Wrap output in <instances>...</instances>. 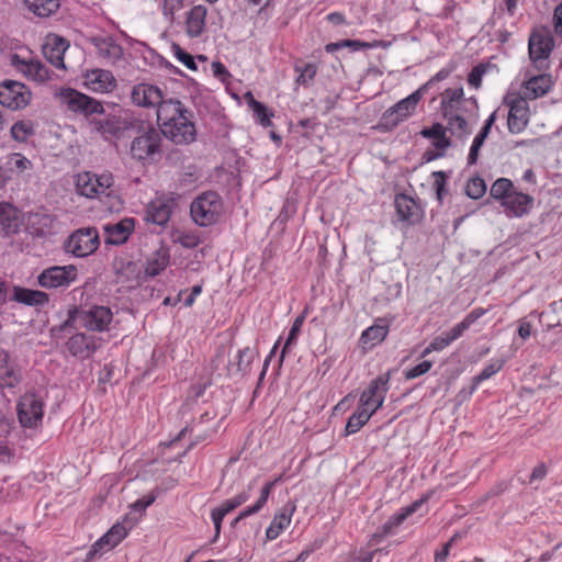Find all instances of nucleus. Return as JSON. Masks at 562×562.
Here are the masks:
<instances>
[{
    "instance_id": "nucleus-30",
    "label": "nucleus",
    "mask_w": 562,
    "mask_h": 562,
    "mask_svg": "<svg viewBox=\"0 0 562 562\" xmlns=\"http://www.w3.org/2000/svg\"><path fill=\"white\" fill-rule=\"evenodd\" d=\"M295 509L296 506L291 504L290 507H283L276 513L272 521L266 529L267 541L277 539L290 526Z\"/></svg>"
},
{
    "instance_id": "nucleus-35",
    "label": "nucleus",
    "mask_w": 562,
    "mask_h": 562,
    "mask_svg": "<svg viewBox=\"0 0 562 562\" xmlns=\"http://www.w3.org/2000/svg\"><path fill=\"white\" fill-rule=\"evenodd\" d=\"M374 414L375 413L368 407L361 406V404H359L357 409L349 416L347 420L345 435L350 436L358 432Z\"/></svg>"
},
{
    "instance_id": "nucleus-57",
    "label": "nucleus",
    "mask_w": 562,
    "mask_h": 562,
    "mask_svg": "<svg viewBox=\"0 0 562 562\" xmlns=\"http://www.w3.org/2000/svg\"><path fill=\"white\" fill-rule=\"evenodd\" d=\"M282 480V476H278L277 479H274L273 481L271 482H267L263 487L261 488V492H260V496L259 498L257 499V503H259V505H261L262 507L266 505L274 485L280 482Z\"/></svg>"
},
{
    "instance_id": "nucleus-15",
    "label": "nucleus",
    "mask_w": 562,
    "mask_h": 562,
    "mask_svg": "<svg viewBox=\"0 0 562 562\" xmlns=\"http://www.w3.org/2000/svg\"><path fill=\"white\" fill-rule=\"evenodd\" d=\"M390 379V372H385L373 379L369 383L368 387L360 394L359 404L368 407L374 413L380 409L383 406L389 392Z\"/></svg>"
},
{
    "instance_id": "nucleus-4",
    "label": "nucleus",
    "mask_w": 562,
    "mask_h": 562,
    "mask_svg": "<svg viewBox=\"0 0 562 562\" xmlns=\"http://www.w3.org/2000/svg\"><path fill=\"white\" fill-rule=\"evenodd\" d=\"M554 38L546 25L535 26L528 38V56L537 71L550 69V56L554 49Z\"/></svg>"
},
{
    "instance_id": "nucleus-41",
    "label": "nucleus",
    "mask_w": 562,
    "mask_h": 562,
    "mask_svg": "<svg viewBox=\"0 0 562 562\" xmlns=\"http://www.w3.org/2000/svg\"><path fill=\"white\" fill-rule=\"evenodd\" d=\"M504 364V359H495L492 360L487 366H485L481 373L472 379V385L470 387L469 395H472L483 381L492 378L497 372H499L503 369Z\"/></svg>"
},
{
    "instance_id": "nucleus-8",
    "label": "nucleus",
    "mask_w": 562,
    "mask_h": 562,
    "mask_svg": "<svg viewBox=\"0 0 562 562\" xmlns=\"http://www.w3.org/2000/svg\"><path fill=\"white\" fill-rule=\"evenodd\" d=\"M113 186V176L110 172L100 175L85 171L77 175L76 189L77 192L86 198L94 199L101 195H109Z\"/></svg>"
},
{
    "instance_id": "nucleus-40",
    "label": "nucleus",
    "mask_w": 562,
    "mask_h": 562,
    "mask_svg": "<svg viewBox=\"0 0 562 562\" xmlns=\"http://www.w3.org/2000/svg\"><path fill=\"white\" fill-rule=\"evenodd\" d=\"M20 372L8 362L5 353L0 363V387H14L20 382Z\"/></svg>"
},
{
    "instance_id": "nucleus-45",
    "label": "nucleus",
    "mask_w": 562,
    "mask_h": 562,
    "mask_svg": "<svg viewBox=\"0 0 562 562\" xmlns=\"http://www.w3.org/2000/svg\"><path fill=\"white\" fill-rule=\"evenodd\" d=\"M447 122L446 128L451 132V134L463 137L469 134V125L467 120L462 116L461 113L452 114L450 116H443Z\"/></svg>"
},
{
    "instance_id": "nucleus-34",
    "label": "nucleus",
    "mask_w": 562,
    "mask_h": 562,
    "mask_svg": "<svg viewBox=\"0 0 562 562\" xmlns=\"http://www.w3.org/2000/svg\"><path fill=\"white\" fill-rule=\"evenodd\" d=\"M13 299L19 303L30 306H42L49 301V296L45 292L21 286L14 288Z\"/></svg>"
},
{
    "instance_id": "nucleus-32",
    "label": "nucleus",
    "mask_w": 562,
    "mask_h": 562,
    "mask_svg": "<svg viewBox=\"0 0 562 562\" xmlns=\"http://www.w3.org/2000/svg\"><path fill=\"white\" fill-rule=\"evenodd\" d=\"M395 209L401 221L411 225L417 223L420 218L419 207L414 199L406 194H398L395 198Z\"/></svg>"
},
{
    "instance_id": "nucleus-14",
    "label": "nucleus",
    "mask_w": 562,
    "mask_h": 562,
    "mask_svg": "<svg viewBox=\"0 0 562 562\" xmlns=\"http://www.w3.org/2000/svg\"><path fill=\"white\" fill-rule=\"evenodd\" d=\"M10 65L27 80L44 83L50 79L49 69L38 59L15 53L10 56Z\"/></svg>"
},
{
    "instance_id": "nucleus-19",
    "label": "nucleus",
    "mask_w": 562,
    "mask_h": 562,
    "mask_svg": "<svg viewBox=\"0 0 562 562\" xmlns=\"http://www.w3.org/2000/svg\"><path fill=\"white\" fill-rule=\"evenodd\" d=\"M447 128L440 123H434L430 127L423 128L420 135L424 138L431 139V145L437 151L427 150L424 158L431 161L441 157L445 151L451 146L450 139L446 135Z\"/></svg>"
},
{
    "instance_id": "nucleus-51",
    "label": "nucleus",
    "mask_w": 562,
    "mask_h": 562,
    "mask_svg": "<svg viewBox=\"0 0 562 562\" xmlns=\"http://www.w3.org/2000/svg\"><path fill=\"white\" fill-rule=\"evenodd\" d=\"M172 52L176 59L184 65L190 70H196L198 66L195 64V60L191 54H189L187 50L181 48L179 45L173 44L172 45Z\"/></svg>"
},
{
    "instance_id": "nucleus-29",
    "label": "nucleus",
    "mask_w": 562,
    "mask_h": 562,
    "mask_svg": "<svg viewBox=\"0 0 562 562\" xmlns=\"http://www.w3.org/2000/svg\"><path fill=\"white\" fill-rule=\"evenodd\" d=\"M19 210L8 202H0V233L11 235L19 232L21 226Z\"/></svg>"
},
{
    "instance_id": "nucleus-39",
    "label": "nucleus",
    "mask_w": 562,
    "mask_h": 562,
    "mask_svg": "<svg viewBox=\"0 0 562 562\" xmlns=\"http://www.w3.org/2000/svg\"><path fill=\"white\" fill-rule=\"evenodd\" d=\"M317 65L314 63H296L294 71L297 74L295 85L297 87H308L313 82L317 74Z\"/></svg>"
},
{
    "instance_id": "nucleus-21",
    "label": "nucleus",
    "mask_w": 562,
    "mask_h": 562,
    "mask_svg": "<svg viewBox=\"0 0 562 562\" xmlns=\"http://www.w3.org/2000/svg\"><path fill=\"white\" fill-rule=\"evenodd\" d=\"M63 97L68 109L72 112L82 113L85 115L103 112V106L99 101L74 89L66 90Z\"/></svg>"
},
{
    "instance_id": "nucleus-24",
    "label": "nucleus",
    "mask_w": 562,
    "mask_h": 562,
    "mask_svg": "<svg viewBox=\"0 0 562 562\" xmlns=\"http://www.w3.org/2000/svg\"><path fill=\"white\" fill-rule=\"evenodd\" d=\"M100 341L94 335L78 333L67 340L66 347L72 356L86 358L100 347Z\"/></svg>"
},
{
    "instance_id": "nucleus-13",
    "label": "nucleus",
    "mask_w": 562,
    "mask_h": 562,
    "mask_svg": "<svg viewBox=\"0 0 562 562\" xmlns=\"http://www.w3.org/2000/svg\"><path fill=\"white\" fill-rule=\"evenodd\" d=\"M44 404L35 393H25L18 403V418L22 427L36 428L42 424Z\"/></svg>"
},
{
    "instance_id": "nucleus-28",
    "label": "nucleus",
    "mask_w": 562,
    "mask_h": 562,
    "mask_svg": "<svg viewBox=\"0 0 562 562\" xmlns=\"http://www.w3.org/2000/svg\"><path fill=\"white\" fill-rule=\"evenodd\" d=\"M389 330L387 323L379 318L372 326L361 333L359 342L363 349H372L385 340Z\"/></svg>"
},
{
    "instance_id": "nucleus-62",
    "label": "nucleus",
    "mask_w": 562,
    "mask_h": 562,
    "mask_svg": "<svg viewBox=\"0 0 562 562\" xmlns=\"http://www.w3.org/2000/svg\"><path fill=\"white\" fill-rule=\"evenodd\" d=\"M226 515L224 513H222L217 507L214 508L211 513V518H212V521L214 524V529H215V535L216 537L220 535L221 532V528H222V522H223V519Z\"/></svg>"
},
{
    "instance_id": "nucleus-61",
    "label": "nucleus",
    "mask_w": 562,
    "mask_h": 562,
    "mask_svg": "<svg viewBox=\"0 0 562 562\" xmlns=\"http://www.w3.org/2000/svg\"><path fill=\"white\" fill-rule=\"evenodd\" d=\"M547 473H548V469H547L546 463L540 462L539 464H537L533 468V470L530 474V482L543 480L546 477Z\"/></svg>"
},
{
    "instance_id": "nucleus-50",
    "label": "nucleus",
    "mask_w": 562,
    "mask_h": 562,
    "mask_svg": "<svg viewBox=\"0 0 562 562\" xmlns=\"http://www.w3.org/2000/svg\"><path fill=\"white\" fill-rule=\"evenodd\" d=\"M8 165L11 170L23 172L32 168V162L24 155L20 153H13L8 159Z\"/></svg>"
},
{
    "instance_id": "nucleus-58",
    "label": "nucleus",
    "mask_w": 562,
    "mask_h": 562,
    "mask_svg": "<svg viewBox=\"0 0 562 562\" xmlns=\"http://www.w3.org/2000/svg\"><path fill=\"white\" fill-rule=\"evenodd\" d=\"M552 22L555 34L562 36V2L555 7L553 11Z\"/></svg>"
},
{
    "instance_id": "nucleus-54",
    "label": "nucleus",
    "mask_w": 562,
    "mask_h": 562,
    "mask_svg": "<svg viewBox=\"0 0 562 562\" xmlns=\"http://www.w3.org/2000/svg\"><path fill=\"white\" fill-rule=\"evenodd\" d=\"M434 188L436 190V195L439 202H442L443 196L447 193L446 184H447V177L443 171H436L434 172Z\"/></svg>"
},
{
    "instance_id": "nucleus-53",
    "label": "nucleus",
    "mask_w": 562,
    "mask_h": 562,
    "mask_svg": "<svg viewBox=\"0 0 562 562\" xmlns=\"http://www.w3.org/2000/svg\"><path fill=\"white\" fill-rule=\"evenodd\" d=\"M432 368V362L430 360H424L417 366L405 371L404 375L406 380L416 379L425 373H427Z\"/></svg>"
},
{
    "instance_id": "nucleus-64",
    "label": "nucleus",
    "mask_w": 562,
    "mask_h": 562,
    "mask_svg": "<svg viewBox=\"0 0 562 562\" xmlns=\"http://www.w3.org/2000/svg\"><path fill=\"white\" fill-rule=\"evenodd\" d=\"M451 542H447L435 553L434 562H446L450 552Z\"/></svg>"
},
{
    "instance_id": "nucleus-31",
    "label": "nucleus",
    "mask_w": 562,
    "mask_h": 562,
    "mask_svg": "<svg viewBox=\"0 0 562 562\" xmlns=\"http://www.w3.org/2000/svg\"><path fill=\"white\" fill-rule=\"evenodd\" d=\"M68 43L60 36H48L43 52L47 60L57 68H64V54Z\"/></svg>"
},
{
    "instance_id": "nucleus-9",
    "label": "nucleus",
    "mask_w": 562,
    "mask_h": 562,
    "mask_svg": "<svg viewBox=\"0 0 562 562\" xmlns=\"http://www.w3.org/2000/svg\"><path fill=\"white\" fill-rule=\"evenodd\" d=\"M504 105L508 108L507 126L512 134H519L529 123V104L526 98L518 93H508L504 98Z\"/></svg>"
},
{
    "instance_id": "nucleus-48",
    "label": "nucleus",
    "mask_w": 562,
    "mask_h": 562,
    "mask_svg": "<svg viewBox=\"0 0 562 562\" xmlns=\"http://www.w3.org/2000/svg\"><path fill=\"white\" fill-rule=\"evenodd\" d=\"M249 497H250V487H248L247 491H243L239 494H237L236 496H234V497H232L229 499L224 501L221 504V506H218L217 508L222 513L227 515L231 512H233L234 509H236L237 507H239L240 505H243L244 503H246Z\"/></svg>"
},
{
    "instance_id": "nucleus-55",
    "label": "nucleus",
    "mask_w": 562,
    "mask_h": 562,
    "mask_svg": "<svg viewBox=\"0 0 562 562\" xmlns=\"http://www.w3.org/2000/svg\"><path fill=\"white\" fill-rule=\"evenodd\" d=\"M484 74L485 67L483 65L473 67L468 76V83L475 89L480 88Z\"/></svg>"
},
{
    "instance_id": "nucleus-49",
    "label": "nucleus",
    "mask_w": 562,
    "mask_h": 562,
    "mask_svg": "<svg viewBox=\"0 0 562 562\" xmlns=\"http://www.w3.org/2000/svg\"><path fill=\"white\" fill-rule=\"evenodd\" d=\"M486 192V186L483 179L475 177L468 181L465 193L471 199H480Z\"/></svg>"
},
{
    "instance_id": "nucleus-6",
    "label": "nucleus",
    "mask_w": 562,
    "mask_h": 562,
    "mask_svg": "<svg viewBox=\"0 0 562 562\" xmlns=\"http://www.w3.org/2000/svg\"><path fill=\"white\" fill-rule=\"evenodd\" d=\"M222 213L223 200L215 191L202 192L192 201L190 206L193 222L202 227L217 223Z\"/></svg>"
},
{
    "instance_id": "nucleus-60",
    "label": "nucleus",
    "mask_w": 562,
    "mask_h": 562,
    "mask_svg": "<svg viewBox=\"0 0 562 562\" xmlns=\"http://www.w3.org/2000/svg\"><path fill=\"white\" fill-rule=\"evenodd\" d=\"M550 310L552 313L557 315H561L555 322L549 323L548 328H554L557 326H562V299L559 301H554L550 304Z\"/></svg>"
},
{
    "instance_id": "nucleus-10",
    "label": "nucleus",
    "mask_w": 562,
    "mask_h": 562,
    "mask_svg": "<svg viewBox=\"0 0 562 562\" xmlns=\"http://www.w3.org/2000/svg\"><path fill=\"white\" fill-rule=\"evenodd\" d=\"M100 245L99 234L95 228H80L74 232L66 245L67 252L78 258H83L92 255Z\"/></svg>"
},
{
    "instance_id": "nucleus-26",
    "label": "nucleus",
    "mask_w": 562,
    "mask_h": 562,
    "mask_svg": "<svg viewBox=\"0 0 562 562\" xmlns=\"http://www.w3.org/2000/svg\"><path fill=\"white\" fill-rule=\"evenodd\" d=\"M207 9L202 4L193 5L186 15V34L190 38L200 37L205 31Z\"/></svg>"
},
{
    "instance_id": "nucleus-16",
    "label": "nucleus",
    "mask_w": 562,
    "mask_h": 562,
    "mask_svg": "<svg viewBox=\"0 0 562 562\" xmlns=\"http://www.w3.org/2000/svg\"><path fill=\"white\" fill-rule=\"evenodd\" d=\"M431 497V492L423 495L420 498L413 502L411 505L401 508L400 512L392 515L382 527L373 533L372 540L378 541L386 536H390L394 530L401 526L409 516L416 513L426 502Z\"/></svg>"
},
{
    "instance_id": "nucleus-17",
    "label": "nucleus",
    "mask_w": 562,
    "mask_h": 562,
    "mask_svg": "<svg viewBox=\"0 0 562 562\" xmlns=\"http://www.w3.org/2000/svg\"><path fill=\"white\" fill-rule=\"evenodd\" d=\"M79 317L82 327L87 330L102 333L109 329L113 313L108 306L94 305L82 311Z\"/></svg>"
},
{
    "instance_id": "nucleus-12",
    "label": "nucleus",
    "mask_w": 562,
    "mask_h": 562,
    "mask_svg": "<svg viewBox=\"0 0 562 562\" xmlns=\"http://www.w3.org/2000/svg\"><path fill=\"white\" fill-rule=\"evenodd\" d=\"M78 269L74 265L53 266L44 269L37 277V282L45 289L68 288L76 282Z\"/></svg>"
},
{
    "instance_id": "nucleus-11",
    "label": "nucleus",
    "mask_w": 562,
    "mask_h": 562,
    "mask_svg": "<svg viewBox=\"0 0 562 562\" xmlns=\"http://www.w3.org/2000/svg\"><path fill=\"white\" fill-rule=\"evenodd\" d=\"M32 99L31 90L22 82L4 80L0 83V104L16 111L26 108Z\"/></svg>"
},
{
    "instance_id": "nucleus-37",
    "label": "nucleus",
    "mask_w": 562,
    "mask_h": 562,
    "mask_svg": "<svg viewBox=\"0 0 562 562\" xmlns=\"http://www.w3.org/2000/svg\"><path fill=\"white\" fill-rule=\"evenodd\" d=\"M98 56L114 63L122 56V47L114 43L111 38H101L95 42Z\"/></svg>"
},
{
    "instance_id": "nucleus-63",
    "label": "nucleus",
    "mask_w": 562,
    "mask_h": 562,
    "mask_svg": "<svg viewBox=\"0 0 562 562\" xmlns=\"http://www.w3.org/2000/svg\"><path fill=\"white\" fill-rule=\"evenodd\" d=\"M156 497L154 495L144 496L142 498H138L134 502L132 507L135 510H145L147 507H149L154 502Z\"/></svg>"
},
{
    "instance_id": "nucleus-18",
    "label": "nucleus",
    "mask_w": 562,
    "mask_h": 562,
    "mask_svg": "<svg viewBox=\"0 0 562 562\" xmlns=\"http://www.w3.org/2000/svg\"><path fill=\"white\" fill-rule=\"evenodd\" d=\"M82 79L83 86L95 93H110L117 86L112 71L100 68L87 70Z\"/></svg>"
},
{
    "instance_id": "nucleus-25",
    "label": "nucleus",
    "mask_w": 562,
    "mask_h": 562,
    "mask_svg": "<svg viewBox=\"0 0 562 562\" xmlns=\"http://www.w3.org/2000/svg\"><path fill=\"white\" fill-rule=\"evenodd\" d=\"M130 530L131 528H127L124 522L114 524L106 533L93 543L90 553H99L115 548L127 537Z\"/></svg>"
},
{
    "instance_id": "nucleus-27",
    "label": "nucleus",
    "mask_w": 562,
    "mask_h": 562,
    "mask_svg": "<svg viewBox=\"0 0 562 562\" xmlns=\"http://www.w3.org/2000/svg\"><path fill=\"white\" fill-rule=\"evenodd\" d=\"M135 228V221L125 217L115 224H109L104 227L105 243L111 245L124 244Z\"/></svg>"
},
{
    "instance_id": "nucleus-42",
    "label": "nucleus",
    "mask_w": 562,
    "mask_h": 562,
    "mask_svg": "<svg viewBox=\"0 0 562 562\" xmlns=\"http://www.w3.org/2000/svg\"><path fill=\"white\" fill-rule=\"evenodd\" d=\"M169 263V256L165 251H157L155 255L148 260L145 273L148 277H156L161 271L166 269Z\"/></svg>"
},
{
    "instance_id": "nucleus-22",
    "label": "nucleus",
    "mask_w": 562,
    "mask_h": 562,
    "mask_svg": "<svg viewBox=\"0 0 562 562\" xmlns=\"http://www.w3.org/2000/svg\"><path fill=\"white\" fill-rule=\"evenodd\" d=\"M541 74H533L531 69H527L525 74V80L522 82V88L525 91V98L528 99H537L547 94L552 86L553 80L551 75L546 74V71H540Z\"/></svg>"
},
{
    "instance_id": "nucleus-20",
    "label": "nucleus",
    "mask_w": 562,
    "mask_h": 562,
    "mask_svg": "<svg viewBox=\"0 0 562 562\" xmlns=\"http://www.w3.org/2000/svg\"><path fill=\"white\" fill-rule=\"evenodd\" d=\"M131 98L137 106L156 108V110L168 100L157 86L144 82L134 86Z\"/></svg>"
},
{
    "instance_id": "nucleus-59",
    "label": "nucleus",
    "mask_w": 562,
    "mask_h": 562,
    "mask_svg": "<svg viewBox=\"0 0 562 562\" xmlns=\"http://www.w3.org/2000/svg\"><path fill=\"white\" fill-rule=\"evenodd\" d=\"M119 130L120 127L117 126V121H115L114 119L105 120L104 122H101L99 126V131L104 135H115L119 132Z\"/></svg>"
},
{
    "instance_id": "nucleus-2",
    "label": "nucleus",
    "mask_w": 562,
    "mask_h": 562,
    "mask_svg": "<svg viewBox=\"0 0 562 562\" xmlns=\"http://www.w3.org/2000/svg\"><path fill=\"white\" fill-rule=\"evenodd\" d=\"M490 195L497 201L508 217H522L533 206L535 199L518 191L507 178L497 179L491 187Z\"/></svg>"
},
{
    "instance_id": "nucleus-43",
    "label": "nucleus",
    "mask_w": 562,
    "mask_h": 562,
    "mask_svg": "<svg viewBox=\"0 0 562 562\" xmlns=\"http://www.w3.org/2000/svg\"><path fill=\"white\" fill-rule=\"evenodd\" d=\"M304 321H305V315L302 314L300 316H297L292 326H291V329H290V333H289V336L284 342V346L281 350V355H280V366L282 364L283 360H284V357L285 355L289 352L290 348L296 344V340H297V337H299V334L302 329V326L304 324Z\"/></svg>"
},
{
    "instance_id": "nucleus-5",
    "label": "nucleus",
    "mask_w": 562,
    "mask_h": 562,
    "mask_svg": "<svg viewBox=\"0 0 562 562\" xmlns=\"http://www.w3.org/2000/svg\"><path fill=\"white\" fill-rule=\"evenodd\" d=\"M428 90V83L420 86L408 97L400 100L393 106L389 108L381 116L378 123V128L382 132H391L397 127L402 122L411 117L424 94Z\"/></svg>"
},
{
    "instance_id": "nucleus-44",
    "label": "nucleus",
    "mask_w": 562,
    "mask_h": 562,
    "mask_svg": "<svg viewBox=\"0 0 562 562\" xmlns=\"http://www.w3.org/2000/svg\"><path fill=\"white\" fill-rule=\"evenodd\" d=\"M447 122L446 128L451 132V134L463 137L469 134V125L467 120L462 116L461 113L452 114L450 116H443Z\"/></svg>"
},
{
    "instance_id": "nucleus-47",
    "label": "nucleus",
    "mask_w": 562,
    "mask_h": 562,
    "mask_svg": "<svg viewBox=\"0 0 562 562\" xmlns=\"http://www.w3.org/2000/svg\"><path fill=\"white\" fill-rule=\"evenodd\" d=\"M161 14L169 22L175 21V15L183 8V0H158Z\"/></svg>"
},
{
    "instance_id": "nucleus-38",
    "label": "nucleus",
    "mask_w": 562,
    "mask_h": 562,
    "mask_svg": "<svg viewBox=\"0 0 562 562\" xmlns=\"http://www.w3.org/2000/svg\"><path fill=\"white\" fill-rule=\"evenodd\" d=\"M35 15L47 18L59 9V0H23Z\"/></svg>"
},
{
    "instance_id": "nucleus-52",
    "label": "nucleus",
    "mask_w": 562,
    "mask_h": 562,
    "mask_svg": "<svg viewBox=\"0 0 562 562\" xmlns=\"http://www.w3.org/2000/svg\"><path fill=\"white\" fill-rule=\"evenodd\" d=\"M238 361H237V369L238 371L245 373L249 371L250 364L254 361L255 352L250 347H246L244 349L238 350L237 353Z\"/></svg>"
},
{
    "instance_id": "nucleus-56",
    "label": "nucleus",
    "mask_w": 562,
    "mask_h": 562,
    "mask_svg": "<svg viewBox=\"0 0 562 562\" xmlns=\"http://www.w3.org/2000/svg\"><path fill=\"white\" fill-rule=\"evenodd\" d=\"M179 243L186 248H194L200 245L201 238L196 233L184 232L178 237Z\"/></svg>"
},
{
    "instance_id": "nucleus-23",
    "label": "nucleus",
    "mask_w": 562,
    "mask_h": 562,
    "mask_svg": "<svg viewBox=\"0 0 562 562\" xmlns=\"http://www.w3.org/2000/svg\"><path fill=\"white\" fill-rule=\"evenodd\" d=\"M173 207L175 199L172 196H157L147 206L146 221L165 226L170 220Z\"/></svg>"
},
{
    "instance_id": "nucleus-7",
    "label": "nucleus",
    "mask_w": 562,
    "mask_h": 562,
    "mask_svg": "<svg viewBox=\"0 0 562 562\" xmlns=\"http://www.w3.org/2000/svg\"><path fill=\"white\" fill-rule=\"evenodd\" d=\"M485 314L483 307L472 310L459 324L450 330L436 336L430 344L423 350L422 357H426L432 351H441L450 346L454 340L459 339L465 330H468L479 318Z\"/></svg>"
},
{
    "instance_id": "nucleus-1",
    "label": "nucleus",
    "mask_w": 562,
    "mask_h": 562,
    "mask_svg": "<svg viewBox=\"0 0 562 562\" xmlns=\"http://www.w3.org/2000/svg\"><path fill=\"white\" fill-rule=\"evenodd\" d=\"M158 131L176 145H189L196 139L193 112L180 100L168 98L156 111Z\"/></svg>"
},
{
    "instance_id": "nucleus-3",
    "label": "nucleus",
    "mask_w": 562,
    "mask_h": 562,
    "mask_svg": "<svg viewBox=\"0 0 562 562\" xmlns=\"http://www.w3.org/2000/svg\"><path fill=\"white\" fill-rule=\"evenodd\" d=\"M130 154L144 166L159 161L164 154L162 135L151 125L142 128L131 142Z\"/></svg>"
},
{
    "instance_id": "nucleus-46",
    "label": "nucleus",
    "mask_w": 562,
    "mask_h": 562,
    "mask_svg": "<svg viewBox=\"0 0 562 562\" xmlns=\"http://www.w3.org/2000/svg\"><path fill=\"white\" fill-rule=\"evenodd\" d=\"M34 132V124L31 121H18L12 125L10 134L14 140L24 143Z\"/></svg>"
},
{
    "instance_id": "nucleus-33",
    "label": "nucleus",
    "mask_w": 562,
    "mask_h": 562,
    "mask_svg": "<svg viewBox=\"0 0 562 562\" xmlns=\"http://www.w3.org/2000/svg\"><path fill=\"white\" fill-rule=\"evenodd\" d=\"M463 95L464 93L462 88L446 89L442 93L440 103L442 116L461 113Z\"/></svg>"
},
{
    "instance_id": "nucleus-36",
    "label": "nucleus",
    "mask_w": 562,
    "mask_h": 562,
    "mask_svg": "<svg viewBox=\"0 0 562 562\" xmlns=\"http://www.w3.org/2000/svg\"><path fill=\"white\" fill-rule=\"evenodd\" d=\"M245 100L248 106L252 110L254 115L260 125L263 127L272 125L271 117L273 116V113L270 112L263 103L257 101L251 92H247L245 94Z\"/></svg>"
}]
</instances>
